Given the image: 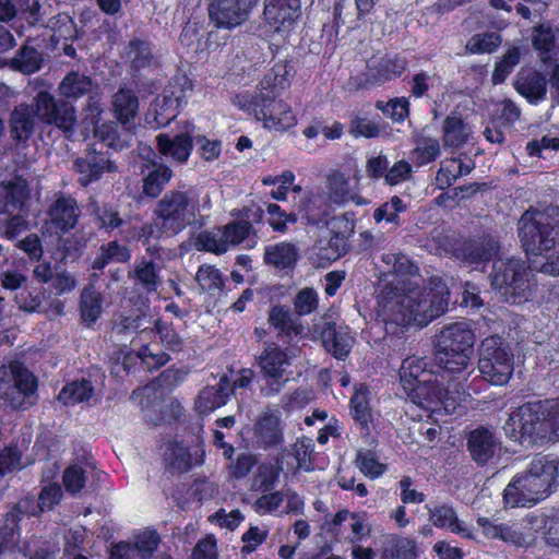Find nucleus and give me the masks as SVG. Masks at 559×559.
Instances as JSON below:
<instances>
[{
	"label": "nucleus",
	"instance_id": "nucleus-1",
	"mask_svg": "<svg viewBox=\"0 0 559 559\" xmlns=\"http://www.w3.org/2000/svg\"><path fill=\"white\" fill-rule=\"evenodd\" d=\"M379 317L385 325L426 326L443 314L449 305V290L441 280L427 286L385 287L379 296Z\"/></svg>",
	"mask_w": 559,
	"mask_h": 559
},
{
	"label": "nucleus",
	"instance_id": "nucleus-2",
	"mask_svg": "<svg viewBox=\"0 0 559 559\" xmlns=\"http://www.w3.org/2000/svg\"><path fill=\"white\" fill-rule=\"evenodd\" d=\"M211 198L207 193L200 195L193 188L170 189L163 194L153 209V222L142 228L143 235L153 237H174L187 227L200 230L205 226L210 211Z\"/></svg>",
	"mask_w": 559,
	"mask_h": 559
},
{
	"label": "nucleus",
	"instance_id": "nucleus-3",
	"mask_svg": "<svg viewBox=\"0 0 559 559\" xmlns=\"http://www.w3.org/2000/svg\"><path fill=\"white\" fill-rule=\"evenodd\" d=\"M516 230L533 266L542 273L559 275V226L549 213L531 206L519 218Z\"/></svg>",
	"mask_w": 559,
	"mask_h": 559
},
{
	"label": "nucleus",
	"instance_id": "nucleus-4",
	"mask_svg": "<svg viewBox=\"0 0 559 559\" xmlns=\"http://www.w3.org/2000/svg\"><path fill=\"white\" fill-rule=\"evenodd\" d=\"M558 462L536 455L526 471L516 474L506 487L503 498L511 507H531L546 499L557 487Z\"/></svg>",
	"mask_w": 559,
	"mask_h": 559
},
{
	"label": "nucleus",
	"instance_id": "nucleus-5",
	"mask_svg": "<svg viewBox=\"0 0 559 559\" xmlns=\"http://www.w3.org/2000/svg\"><path fill=\"white\" fill-rule=\"evenodd\" d=\"M474 343V333L466 321L448 324L436 334L433 362L443 378L448 374L467 380Z\"/></svg>",
	"mask_w": 559,
	"mask_h": 559
},
{
	"label": "nucleus",
	"instance_id": "nucleus-6",
	"mask_svg": "<svg viewBox=\"0 0 559 559\" xmlns=\"http://www.w3.org/2000/svg\"><path fill=\"white\" fill-rule=\"evenodd\" d=\"M285 67L277 66L274 73L267 74L261 81V88L250 99H245L241 107L252 112L257 120H261L264 127L275 131H286L296 124V117L290 107L278 99L280 91L286 87V80L281 72Z\"/></svg>",
	"mask_w": 559,
	"mask_h": 559
},
{
	"label": "nucleus",
	"instance_id": "nucleus-7",
	"mask_svg": "<svg viewBox=\"0 0 559 559\" xmlns=\"http://www.w3.org/2000/svg\"><path fill=\"white\" fill-rule=\"evenodd\" d=\"M550 414V401L524 403L509 415L503 425V431L507 437L518 440L524 445L554 441Z\"/></svg>",
	"mask_w": 559,
	"mask_h": 559
},
{
	"label": "nucleus",
	"instance_id": "nucleus-8",
	"mask_svg": "<svg viewBox=\"0 0 559 559\" xmlns=\"http://www.w3.org/2000/svg\"><path fill=\"white\" fill-rule=\"evenodd\" d=\"M531 271L521 259H498L492 264L489 275L491 287L497 290L504 301L521 304L530 296Z\"/></svg>",
	"mask_w": 559,
	"mask_h": 559
},
{
	"label": "nucleus",
	"instance_id": "nucleus-9",
	"mask_svg": "<svg viewBox=\"0 0 559 559\" xmlns=\"http://www.w3.org/2000/svg\"><path fill=\"white\" fill-rule=\"evenodd\" d=\"M37 378L20 361L0 367V399L13 408H27L37 400Z\"/></svg>",
	"mask_w": 559,
	"mask_h": 559
},
{
	"label": "nucleus",
	"instance_id": "nucleus-10",
	"mask_svg": "<svg viewBox=\"0 0 559 559\" xmlns=\"http://www.w3.org/2000/svg\"><path fill=\"white\" fill-rule=\"evenodd\" d=\"M478 370L492 385H504L514 370V356L509 345L497 335L486 337L479 349Z\"/></svg>",
	"mask_w": 559,
	"mask_h": 559
},
{
	"label": "nucleus",
	"instance_id": "nucleus-11",
	"mask_svg": "<svg viewBox=\"0 0 559 559\" xmlns=\"http://www.w3.org/2000/svg\"><path fill=\"white\" fill-rule=\"evenodd\" d=\"M257 366L262 382L260 393L265 397L280 394L288 381L286 369L290 361L287 353L275 343L266 344L257 359Z\"/></svg>",
	"mask_w": 559,
	"mask_h": 559
},
{
	"label": "nucleus",
	"instance_id": "nucleus-12",
	"mask_svg": "<svg viewBox=\"0 0 559 559\" xmlns=\"http://www.w3.org/2000/svg\"><path fill=\"white\" fill-rule=\"evenodd\" d=\"M427 382H417L413 386H407L405 391L407 395L418 405L423 407H436L444 405V407L452 406L463 400L462 396L466 394L462 381L457 383H449L447 388L439 384L435 372L431 378L426 379Z\"/></svg>",
	"mask_w": 559,
	"mask_h": 559
},
{
	"label": "nucleus",
	"instance_id": "nucleus-13",
	"mask_svg": "<svg viewBox=\"0 0 559 559\" xmlns=\"http://www.w3.org/2000/svg\"><path fill=\"white\" fill-rule=\"evenodd\" d=\"M36 117L44 123L53 124L66 134H72L76 124V110L67 99H56L41 91L34 98Z\"/></svg>",
	"mask_w": 559,
	"mask_h": 559
},
{
	"label": "nucleus",
	"instance_id": "nucleus-14",
	"mask_svg": "<svg viewBox=\"0 0 559 559\" xmlns=\"http://www.w3.org/2000/svg\"><path fill=\"white\" fill-rule=\"evenodd\" d=\"M437 243L444 253H451L456 259L471 265H477L490 261L499 251L498 242L491 237L477 240H465L455 246L453 238L438 234Z\"/></svg>",
	"mask_w": 559,
	"mask_h": 559
},
{
	"label": "nucleus",
	"instance_id": "nucleus-15",
	"mask_svg": "<svg viewBox=\"0 0 559 559\" xmlns=\"http://www.w3.org/2000/svg\"><path fill=\"white\" fill-rule=\"evenodd\" d=\"M407 61L396 53H388L379 59H371L365 72L350 79L356 88H370L400 76L406 69Z\"/></svg>",
	"mask_w": 559,
	"mask_h": 559
},
{
	"label": "nucleus",
	"instance_id": "nucleus-16",
	"mask_svg": "<svg viewBox=\"0 0 559 559\" xmlns=\"http://www.w3.org/2000/svg\"><path fill=\"white\" fill-rule=\"evenodd\" d=\"M259 0H211L209 19L217 28L233 29L242 25Z\"/></svg>",
	"mask_w": 559,
	"mask_h": 559
},
{
	"label": "nucleus",
	"instance_id": "nucleus-17",
	"mask_svg": "<svg viewBox=\"0 0 559 559\" xmlns=\"http://www.w3.org/2000/svg\"><path fill=\"white\" fill-rule=\"evenodd\" d=\"M72 168L78 174V182L82 187L98 181L104 173H116L118 170V166L114 162L105 154L96 151H90L75 158Z\"/></svg>",
	"mask_w": 559,
	"mask_h": 559
},
{
	"label": "nucleus",
	"instance_id": "nucleus-18",
	"mask_svg": "<svg viewBox=\"0 0 559 559\" xmlns=\"http://www.w3.org/2000/svg\"><path fill=\"white\" fill-rule=\"evenodd\" d=\"M123 58L135 79L145 75L159 66L158 56L152 44L141 38H133L128 43L123 51Z\"/></svg>",
	"mask_w": 559,
	"mask_h": 559
},
{
	"label": "nucleus",
	"instance_id": "nucleus-19",
	"mask_svg": "<svg viewBox=\"0 0 559 559\" xmlns=\"http://www.w3.org/2000/svg\"><path fill=\"white\" fill-rule=\"evenodd\" d=\"M47 216L58 233L67 234L76 226L81 209L73 197L59 193L49 205Z\"/></svg>",
	"mask_w": 559,
	"mask_h": 559
},
{
	"label": "nucleus",
	"instance_id": "nucleus-20",
	"mask_svg": "<svg viewBox=\"0 0 559 559\" xmlns=\"http://www.w3.org/2000/svg\"><path fill=\"white\" fill-rule=\"evenodd\" d=\"M194 129V126L188 123L180 133H159L156 136L158 152L179 164L186 163L193 147Z\"/></svg>",
	"mask_w": 559,
	"mask_h": 559
},
{
	"label": "nucleus",
	"instance_id": "nucleus-21",
	"mask_svg": "<svg viewBox=\"0 0 559 559\" xmlns=\"http://www.w3.org/2000/svg\"><path fill=\"white\" fill-rule=\"evenodd\" d=\"M467 450L473 461L478 465H486L499 456L501 442L491 430L478 427L468 433Z\"/></svg>",
	"mask_w": 559,
	"mask_h": 559
},
{
	"label": "nucleus",
	"instance_id": "nucleus-22",
	"mask_svg": "<svg viewBox=\"0 0 559 559\" xmlns=\"http://www.w3.org/2000/svg\"><path fill=\"white\" fill-rule=\"evenodd\" d=\"M29 199L28 182L20 175L0 182V216L21 212Z\"/></svg>",
	"mask_w": 559,
	"mask_h": 559
},
{
	"label": "nucleus",
	"instance_id": "nucleus-23",
	"mask_svg": "<svg viewBox=\"0 0 559 559\" xmlns=\"http://www.w3.org/2000/svg\"><path fill=\"white\" fill-rule=\"evenodd\" d=\"M136 124H123L107 121L94 129L95 136L115 151H122L131 146L135 135Z\"/></svg>",
	"mask_w": 559,
	"mask_h": 559
},
{
	"label": "nucleus",
	"instance_id": "nucleus-24",
	"mask_svg": "<svg viewBox=\"0 0 559 559\" xmlns=\"http://www.w3.org/2000/svg\"><path fill=\"white\" fill-rule=\"evenodd\" d=\"M299 0H265L263 14L275 31L288 29L299 15Z\"/></svg>",
	"mask_w": 559,
	"mask_h": 559
},
{
	"label": "nucleus",
	"instance_id": "nucleus-25",
	"mask_svg": "<svg viewBox=\"0 0 559 559\" xmlns=\"http://www.w3.org/2000/svg\"><path fill=\"white\" fill-rule=\"evenodd\" d=\"M233 394L230 379L224 374L214 385L202 389L195 400V409L203 415L224 406Z\"/></svg>",
	"mask_w": 559,
	"mask_h": 559
},
{
	"label": "nucleus",
	"instance_id": "nucleus-26",
	"mask_svg": "<svg viewBox=\"0 0 559 559\" xmlns=\"http://www.w3.org/2000/svg\"><path fill=\"white\" fill-rule=\"evenodd\" d=\"M320 335L324 348L333 357L343 360L348 356L353 338L346 328L337 326L331 321L324 322Z\"/></svg>",
	"mask_w": 559,
	"mask_h": 559
},
{
	"label": "nucleus",
	"instance_id": "nucleus-27",
	"mask_svg": "<svg viewBox=\"0 0 559 559\" xmlns=\"http://www.w3.org/2000/svg\"><path fill=\"white\" fill-rule=\"evenodd\" d=\"M140 102L135 92L127 86H120L111 96V112L118 122L123 124H136Z\"/></svg>",
	"mask_w": 559,
	"mask_h": 559
},
{
	"label": "nucleus",
	"instance_id": "nucleus-28",
	"mask_svg": "<svg viewBox=\"0 0 559 559\" xmlns=\"http://www.w3.org/2000/svg\"><path fill=\"white\" fill-rule=\"evenodd\" d=\"M254 433L258 442L264 448L281 444L284 440L283 424L277 413H263L254 425Z\"/></svg>",
	"mask_w": 559,
	"mask_h": 559
},
{
	"label": "nucleus",
	"instance_id": "nucleus-29",
	"mask_svg": "<svg viewBox=\"0 0 559 559\" xmlns=\"http://www.w3.org/2000/svg\"><path fill=\"white\" fill-rule=\"evenodd\" d=\"M97 90V84L90 75L70 71L58 85L59 94L67 100H78Z\"/></svg>",
	"mask_w": 559,
	"mask_h": 559
},
{
	"label": "nucleus",
	"instance_id": "nucleus-30",
	"mask_svg": "<svg viewBox=\"0 0 559 559\" xmlns=\"http://www.w3.org/2000/svg\"><path fill=\"white\" fill-rule=\"evenodd\" d=\"M430 521L435 526L449 528L451 532L459 534L465 538L473 539L474 536L469 527L460 521L454 509L449 504H438L427 507Z\"/></svg>",
	"mask_w": 559,
	"mask_h": 559
},
{
	"label": "nucleus",
	"instance_id": "nucleus-31",
	"mask_svg": "<svg viewBox=\"0 0 559 559\" xmlns=\"http://www.w3.org/2000/svg\"><path fill=\"white\" fill-rule=\"evenodd\" d=\"M472 133V128L456 112H452L443 120L442 143L444 147H462L468 142Z\"/></svg>",
	"mask_w": 559,
	"mask_h": 559
},
{
	"label": "nucleus",
	"instance_id": "nucleus-32",
	"mask_svg": "<svg viewBox=\"0 0 559 559\" xmlns=\"http://www.w3.org/2000/svg\"><path fill=\"white\" fill-rule=\"evenodd\" d=\"M35 106L21 104L16 106L9 120V128L12 138L15 141H26L34 132L35 127Z\"/></svg>",
	"mask_w": 559,
	"mask_h": 559
},
{
	"label": "nucleus",
	"instance_id": "nucleus-33",
	"mask_svg": "<svg viewBox=\"0 0 559 559\" xmlns=\"http://www.w3.org/2000/svg\"><path fill=\"white\" fill-rule=\"evenodd\" d=\"M299 258L298 249L290 242L269 245L264 249L263 260L276 270H292Z\"/></svg>",
	"mask_w": 559,
	"mask_h": 559
},
{
	"label": "nucleus",
	"instance_id": "nucleus-34",
	"mask_svg": "<svg viewBox=\"0 0 559 559\" xmlns=\"http://www.w3.org/2000/svg\"><path fill=\"white\" fill-rule=\"evenodd\" d=\"M203 452L195 451L191 453L188 448L179 443H170L167 445L164 460L167 466L177 473L188 472L193 465L203 463Z\"/></svg>",
	"mask_w": 559,
	"mask_h": 559
},
{
	"label": "nucleus",
	"instance_id": "nucleus-35",
	"mask_svg": "<svg viewBox=\"0 0 559 559\" xmlns=\"http://www.w3.org/2000/svg\"><path fill=\"white\" fill-rule=\"evenodd\" d=\"M329 197L336 204H344L349 201L357 205L366 204L367 201L358 195L356 188L350 185V180L345 174L335 171L328 178Z\"/></svg>",
	"mask_w": 559,
	"mask_h": 559
},
{
	"label": "nucleus",
	"instance_id": "nucleus-36",
	"mask_svg": "<svg viewBox=\"0 0 559 559\" xmlns=\"http://www.w3.org/2000/svg\"><path fill=\"white\" fill-rule=\"evenodd\" d=\"M514 86L530 103L544 99L547 93L546 76L538 71L519 73Z\"/></svg>",
	"mask_w": 559,
	"mask_h": 559
},
{
	"label": "nucleus",
	"instance_id": "nucleus-37",
	"mask_svg": "<svg viewBox=\"0 0 559 559\" xmlns=\"http://www.w3.org/2000/svg\"><path fill=\"white\" fill-rule=\"evenodd\" d=\"M369 391L366 386L358 388L350 399V412L356 426L362 437L370 435L371 409L369 407Z\"/></svg>",
	"mask_w": 559,
	"mask_h": 559
},
{
	"label": "nucleus",
	"instance_id": "nucleus-38",
	"mask_svg": "<svg viewBox=\"0 0 559 559\" xmlns=\"http://www.w3.org/2000/svg\"><path fill=\"white\" fill-rule=\"evenodd\" d=\"M79 311L81 321L92 326L103 313V296L93 285L85 286L80 295Z\"/></svg>",
	"mask_w": 559,
	"mask_h": 559
},
{
	"label": "nucleus",
	"instance_id": "nucleus-39",
	"mask_svg": "<svg viewBox=\"0 0 559 559\" xmlns=\"http://www.w3.org/2000/svg\"><path fill=\"white\" fill-rule=\"evenodd\" d=\"M428 362L424 358L408 357L405 358L400 368L401 383L404 390L413 386L417 382H427V378H431L433 371L427 370Z\"/></svg>",
	"mask_w": 559,
	"mask_h": 559
},
{
	"label": "nucleus",
	"instance_id": "nucleus-40",
	"mask_svg": "<svg viewBox=\"0 0 559 559\" xmlns=\"http://www.w3.org/2000/svg\"><path fill=\"white\" fill-rule=\"evenodd\" d=\"M130 258L129 248L115 240L100 246L91 266L93 270L99 271L110 263L128 262Z\"/></svg>",
	"mask_w": 559,
	"mask_h": 559
},
{
	"label": "nucleus",
	"instance_id": "nucleus-41",
	"mask_svg": "<svg viewBox=\"0 0 559 559\" xmlns=\"http://www.w3.org/2000/svg\"><path fill=\"white\" fill-rule=\"evenodd\" d=\"M269 322L278 331V334L286 336L297 335L302 331L298 319L284 306L276 305L271 308Z\"/></svg>",
	"mask_w": 559,
	"mask_h": 559
},
{
	"label": "nucleus",
	"instance_id": "nucleus-42",
	"mask_svg": "<svg viewBox=\"0 0 559 559\" xmlns=\"http://www.w3.org/2000/svg\"><path fill=\"white\" fill-rule=\"evenodd\" d=\"M173 178V170L163 164L153 163V169L143 179V193L152 199L157 198Z\"/></svg>",
	"mask_w": 559,
	"mask_h": 559
},
{
	"label": "nucleus",
	"instance_id": "nucleus-43",
	"mask_svg": "<svg viewBox=\"0 0 559 559\" xmlns=\"http://www.w3.org/2000/svg\"><path fill=\"white\" fill-rule=\"evenodd\" d=\"M473 167V164H465L455 158L442 163L436 175L438 188L441 190L449 188L456 179L468 175Z\"/></svg>",
	"mask_w": 559,
	"mask_h": 559
},
{
	"label": "nucleus",
	"instance_id": "nucleus-44",
	"mask_svg": "<svg viewBox=\"0 0 559 559\" xmlns=\"http://www.w3.org/2000/svg\"><path fill=\"white\" fill-rule=\"evenodd\" d=\"M93 396L94 386L92 382L82 379L64 385L58 395V400L64 405H75L78 403L88 402Z\"/></svg>",
	"mask_w": 559,
	"mask_h": 559
},
{
	"label": "nucleus",
	"instance_id": "nucleus-45",
	"mask_svg": "<svg viewBox=\"0 0 559 559\" xmlns=\"http://www.w3.org/2000/svg\"><path fill=\"white\" fill-rule=\"evenodd\" d=\"M406 210L407 204L399 195H393L389 201L374 210L373 219L376 223L384 221L394 228H397L402 225L400 214L406 212Z\"/></svg>",
	"mask_w": 559,
	"mask_h": 559
},
{
	"label": "nucleus",
	"instance_id": "nucleus-46",
	"mask_svg": "<svg viewBox=\"0 0 559 559\" xmlns=\"http://www.w3.org/2000/svg\"><path fill=\"white\" fill-rule=\"evenodd\" d=\"M222 234L227 250L229 246L239 245L246 239H248V247L255 245L254 238L250 237V235L253 234L252 225L246 219L225 225L224 228H222Z\"/></svg>",
	"mask_w": 559,
	"mask_h": 559
},
{
	"label": "nucleus",
	"instance_id": "nucleus-47",
	"mask_svg": "<svg viewBox=\"0 0 559 559\" xmlns=\"http://www.w3.org/2000/svg\"><path fill=\"white\" fill-rule=\"evenodd\" d=\"M133 277L147 293L156 292L160 284L158 270L153 260L143 259L136 262L133 270Z\"/></svg>",
	"mask_w": 559,
	"mask_h": 559
},
{
	"label": "nucleus",
	"instance_id": "nucleus-48",
	"mask_svg": "<svg viewBox=\"0 0 559 559\" xmlns=\"http://www.w3.org/2000/svg\"><path fill=\"white\" fill-rule=\"evenodd\" d=\"M41 53L31 46H23L11 60V67L24 74H32L41 67Z\"/></svg>",
	"mask_w": 559,
	"mask_h": 559
},
{
	"label": "nucleus",
	"instance_id": "nucleus-49",
	"mask_svg": "<svg viewBox=\"0 0 559 559\" xmlns=\"http://www.w3.org/2000/svg\"><path fill=\"white\" fill-rule=\"evenodd\" d=\"M222 228L200 231L194 239V247L199 251H209L222 254L227 251L223 240Z\"/></svg>",
	"mask_w": 559,
	"mask_h": 559
},
{
	"label": "nucleus",
	"instance_id": "nucleus-50",
	"mask_svg": "<svg viewBox=\"0 0 559 559\" xmlns=\"http://www.w3.org/2000/svg\"><path fill=\"white\" fill-rule=\"evenodd\" d=\"M414 141L416 146L412 153L419 165L433 162L440 155V144L437 139L417 134Z\"/></svg>",
	"mask_w": 559,
	"mask_h": 559
},
{
	"label": "nucleus",
	"instance_id": "nucleus-51",
	"mask_svg": "<svg viewBox=\"0 0 559 559\" xmlns=\"http://www.w3.org/2000/svg\"><path fill=\"white\" fill-rule=\"evenodd\" d=\"M501 43V35L497 32L475 34L467 41L466 50L471 53H491Z\"/></svg>",
	"mask_w": 559,
	"mask_h": 559
},
{
	"label": "nucleus",
	"instance_id": "nucleus-52",
	"mask_svg": "<svg viewBox=\"0 0 559 559\" xmlns=\"http://www.w3.org/2000/svg\"><path fill=\"white\" fill-rule=\"evenodd\" d=\"M347 250L348 243L345 236L336 233L324 245L320 242L318 255L321 260L332 262L346 254Z\"/></svg>",
	"mask_w": 559,
	"mask_h": 559
},
{
	"label": "nucleus",
	"instance_id": "nucleus-53",
	"mask_svg": "<svg viewBox=\"0 0 559 559\" xmlns=\"http://www.w3.org/2000/svg\"><path fill=\"white\" fill-rule=\"evenodd\" d=\"M200 289L210 294H215L222 289L223 278L218 269L212 265H201L195 274Z\"/></svg>",
	"mask_w": 559,
	"mask_h": 559
},
{
	"label": "nucleus",
	"instance_id": "nucleus-54",
	"mask_svg": "<svg viewBox=\"0 0 559 559\" xmlns=\"http://www.w3.org/2000/svg\"><path fill=\"white\" fill-rule=\"evenodd\" d=\"M521 58V51L519 47H511L503 55L501 60L496 63L492 72L493 84H501L504 82L507 76L513 71L514 67L519 63Z\"/></svg>",
	"mask_w": 559,
	"mask_h": 559
},
{
	"label": "nucleus",
	"instance_id": "nucleus-55",
	"mask_svg": "<svg viewBox=\"0 0 559 559\" xmlns=\"http://www.w3.org/2000/svg\"><path fill=\"white\" fill-rule=\"evenodd\" d=\"M164 347L171 352H180L183 348V338L175 331L171 324L162 319L154 322V329Z\"/></svg>",
	"mask_w": 559,
	"mask_h": 559
},
{
	"label": "nucleus",
	"instance_id": "nucleus-56",
	"mask_svg": "<svg viewBox=\"0 0 559 559\" xmlns=\"http://www.w3.org/2000/svg\"><path fill=\"white\" fill-rule=\"evenodd\" d=\"M532 45L542 53L549 52L555 47L556 36L548 23H540L532 29Z\"/></svg>",
	"mask_w": 559,
	"mask_h": 559
},
{
	"label": "nucleus",
	"instance_id": "nucleus-57",
	"mask_svg": "<svg viewBox=\"0 0 559 559\" xmlns=\"http://www.w3.org/2000/svg\"><path fill=\"white\" fill-rule=\"evenodd\" d=\"M90 237L79 229L69 237L62 240V259H70L72 261L81 257L84 248L87 245Z\"/></svg>",
	"mask_w": 559,
	"mask_h": 559
},
{
	"label": "nucleus",
	"instance_id": "nucleus-58",
	"mask_svg": "<svg viewBox=\"0 0 559 559\" xmlns=\"http://www.w3.org/2000/svg\"><path fill=\"white\" fill-rule=\"evenodd\" d=\"M376 108L382 111L383 115L392 119L394 122H401L408 117L409 103L406 98H394L386 103L379 100L376 103Z\"/></svg>",
	"mask_w": 559,
	"mask_h": 559
},
{
	"label": "nucleus",
	"instance_id": "nucleus-59",
	"mask_svg": "<svg viewBox=\"0 0 559 559\" xmlns=\"http://www.w3.org/2000/svg\"><path fill=\"white\" fill-rule=\"evenodd\" d=\"M319 304L318 294L311 287L300 289L294 300V310L298 317L307 316L317 310Z\"/></svg>",
	"mask_w": 559,
	"mask_h": 559
},
{
	"label": "nucleus",
	"instance_id": "nucleus-60",
	"mask_svg": "<svg viewBox=\"0 0 559 559\" xmlns=\"http://www.w3.org/2000/svg\"><path fill=\"white\" fill-rule=\"evenodd\" d=\"M355 463L360 472L370 478H377L385 471V465L380 463L371 451H359Z\"/></svg>",
	"mask_w": 559,
	"mask_h": 559
},
{
	"label": "nucleus",
	"instance_id": "nucleus-61",
	"mask_svg": "<svg viewBox=\"0 0 559 559\" xmlns=\"http://www.w3.org/2000/svg\"><path fill=\"white\" fill-rule=\"evenodd\" d=\"M87 471L79 464L66 468L62 476V483L66 490L72 495L80 492L86 480Z\"/></svg>",
	"mask_w": 559,
	"mask_h": 559
},
{
	"label": "nucleus",
	"instance_id": "nucleus-62",
	"mask_svg": "<svg viewBox=\"0 0 559 559\" xmlns=\"http://www.w3.org/2000/svg\"><path fill=\"white\" fill-rule=\"evenodd\" d=\"M94 214L96 215L99 227L108 231L119 228L124 223L118 210L109 204H104L103 206L95 205Z\"/></svg>",
	"mask_w": 559,
	"mask_h": 559
},
{
	"label": "nucleus",
	"instance_id": "nucleus-63",
	"mask_svg": "<svg viewBox=\"0 0 559 559\" xmlns=\"http://www.w3.org/2000/svg\"><path fill=\"white\" fill-rule=\"evenodd\" d=\"M159 544V536L155 531H144L136 535L134 552L136 551L142 559L150 558Z\"/></svg>",
	"mask_w": 559,
	"mask_h": 559
},
{
	"label": "nucleus",
	"instance_id": "nucleus-64",
	"mask_svg": "<svg viewBox=\"0 0 559 559\" xmlns=\"http://www.w3.org/2000/svg\"><path fill=\"white\" fill-rule=\"evenodd\" d=\"M313 447V441L310 438L297 439L293 447V455L296 457L299 468L304 471L312 469L311 454Z\"/></svg>",
	"mask_w": 559,
	"mask_h": 559
}]
</instances>
